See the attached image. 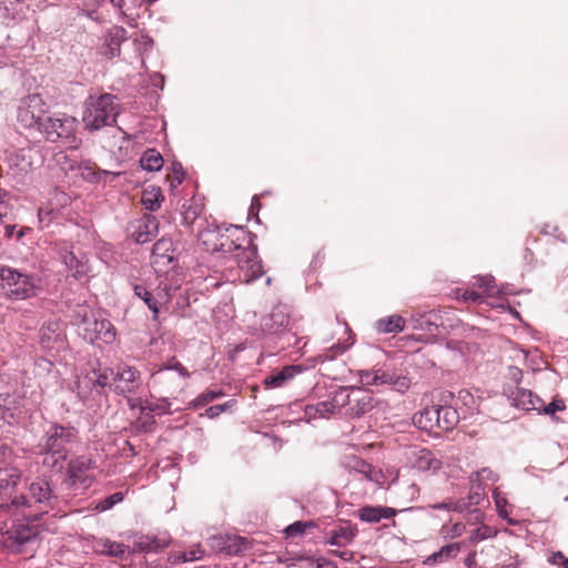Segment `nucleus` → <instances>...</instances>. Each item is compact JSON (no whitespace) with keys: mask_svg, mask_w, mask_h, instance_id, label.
I'll return each instance as SVG.
<instances>
[{"mask_svg":"<svg viewBox=\"0 0 568 568\" xmlns=\"http://www.w3.org/2000/svg\"><path fill=\"white\" fill-rule=\"evenodd\" d=\"M21 507H30V501L26 495H19L11 498L0 491V514L8 513L11 508L19 509Z\"/></svg>","mask_w":568,"mask_h":568,"instance_id":"ea45409f","label":"nucleus"},{"mask_svg":"<svg viewBox=\"0 0 568 568\" xmlns=\"http://www.w3.org/2000/svg\"><path fill=\"white\" fill-rule=\"evenodd\" d=\"M178 242L163 236L152 247V265L156 272H168L179 265Z\"/></svg>","mask_w":568,"mask_h":568,"instance_id":"39448f33","label":"nucleus"},{"mask_svg":"<svg viewBox=\"0 0 568 568\" xmlns=\"http://www.w3.org/2000/svg\"><path fill=\"white\" fill-rule=\"evenodd\" d=\"M203 554L204 551L201 550V549H191L189 551H184L180 559L184 562H189V561H195V560H199L203 557Z\"/></svg>","mask_w":568,"mask_h":568,"instance_id":"680f3d73","label":"nucleus"},{"mask_svg":"<svg viewBox=\"0 0 568 568\" xmlns=\"http://www.w3.org/2000/svg\"><path fill=\"white\" fill-rule=\"evenodd\" d=\"M478 287L484 288L488 296H495L497 294L495 278L494 277H480L478 280Z\"/></svg>","mask_w":568,"mask_h":568,"instance_id":"4d7b16f0","label":"nucleus"},{"mask_svg":"<svg viewBox=\"0 0 568 568\" xmlns=\"http://www.w3.org/2000/svg\"><path fill=\"white\" fill-rule=\"evenodd\" d=\"M226 231H234L242 234L243 246L240 250H235L234 258L240 268H246V266L253 261L258 258L257 246L254 244L255 234L246 231L243 226L230 224Z\"/></svg>","mask_w":568,"mask_h":568,"instance_id":"6e6552de","label":"nucleus"},{"mask_svg":"<svg viewBox=\"0 0 568 568\" xmlns=\"http://www.w3.org/2000/svg\"><path fill=\"white\" fill-rule=\"evenodd\" d=\"M225 395V393L222 389H207L203 393H201L193 402L192 406L195 409H200L211 402L221 398Z\"/></svg>","mask_w":568,"mask_h":568,"instance_id":"c03bdc74","label":"nucleus"},{"mask_svg":"<svg viewBox=\"0 0 568 568\" xmlns=\"http://www.w3.org/2000/svg\"><path fill=\"white\" fill-rule=\"evenodd\" d=\"M133 292L134 295L141 298L152 312V318L158 320L160 310L159 302L155 296L142 284H134Z\"/></svg>","mask_w":568,"mask_h":568,"instance_id":"4c0bfd02","label":"nucleus"},{"mask_svg":"<svg viewBox=\"0 0 568 568\" xmlns=\"http://www.w3.org/2000/svg\"><path fill=\"white\" fill-rule=\"evenodd\" d=\"M104 552L111 557L122 558L125 555L128 546L116 541L106 540L104 544Z\"/></svg>","mask_w":568,"mask_h":568,"instance_id":"603ef678","label":"nucleus"},{"mask_svg":"<svg viewBox=\"0 0 568 568\" xmlns=\"http://www.w3.org/2000/svg\"><path fill=\"white\" fill-rule=\"evenodd\" d=\"M227 227L229 225L224 227L222 239L217 244V253H233L235 250H240L243 246L242 234L234 231H226Z\"/></svg>","mask_w":568,"mask_h":568,"instance_id":"7c9ffc66","label":"nucleus"},{"mask_svg":"<svg viewBox=\"0 0 568 568\" xmlns=\"http://www.w3.org/2000/svg\"><path fill=\"white\" fill-rule=\"evenodd\" d=\"M334 415L333 405L328 400L318 402L316 404H308L304 407V416L307 420L315 418H327Z\"/></svg>","mask_w":568,"mask_h":568,"instance_id":"72a5a7b5","label":"nucleus"},{"mask_svg":"<svg viewBox=\"0 0 568 568\" xmlns=\"http://www.w3.org/2000/svg\"><path fill=\"white\" fill-rule=\"evenodd\" d=\"M236 405H237L236 399H230L223 404L210 406L205 410V416H207L209 418H215V417L220 416L222 413L232 412L236 407Z\"/></svg>","mask_w":568,"mask_h":568,"instance_id":"de8ad7c7","label":"nucleus"},{"mask_svg":"<svg viewBox=\"0 0 568 568\" xmlns=\"http://www.w3.org/2000/svg\"><path fill=\"white\" fill-rule=\"evenodd\" d=\"M113 110L110 109V111ZM118 115V112L110 113L109 109H84L82 121L85 129L95 131L104 126H113L116 123Z\"/></svg>","mask_w":568,"mask_h":568,"instance_id":"ddd939ff","label":"nucleus"},{"mask_svg":"<svg viewBox=\"0 0 568 568\" xmlns=\"http://www.w3.org/2000/svg\"><path fill=\"white\" fill-rule=\"evenodd\" d=\"M41 122L43 125H38L37 131L41 133L45 140L55 142L60 138L68 136V131L55 130V119H53L45 110L41 114Z\"/></svg>","mask_w":568,"mask_h":568,"instance_id":"a878e982","label":"nucleus"},{"mask_svg":"<svg viewBox=\"0 0 568 568\" xmlns=\"http://www.w3.org/2000/svg\"><path fill=\"white\" fill-rule=\"evenodd\" d=\"M204 210L203 204L196 201H191L187 206L184 205L183 221L185 224H193L194 221L202 214Z\"/></svg>","mask_w":568,"mask_h":568,"instance_id":"a18cd8bd","label":"nucleus"},{"mask_svg":"<svg viewBox=\"0 0 568 568\" xmlns=\"http://www.w3.org/2000/svg\"><path fill=\"white\" fill-rule=\"evenodd\" d=\"M377 405L376 398L372 392L364 387H355L352 394L349 407L345 410V416L352 419L361 418L369 413Z\"/></svg>","mask_w":568,"mask_h":568,"instance_id":"9b49d317","label":"nucleus"},{"mask_svg":"<svg viewBox=\"0 0 568 568\" xmlns=\"http://www.w3.org/2000/svg\"><path fill=\"white\" fill-rule=\"evenodd\" d=\"M206 226L201 229L197 235L203 250L211 253H217V244L223 235L225 225H219L215 222L210 223L205 220Z\"/></svg>","mask_w":568,"mask_h":568,"instance_id":"f3484780","label":"nucleus"},{"mask_svg":"<svg viewBox=\"0 0 568 568\" xmlns=\"http://www.w3.org/2000/svg\"><path fill=\"white\" fill-rule=\"evenodd\" d=\"M114 377V369L105 367L104 369L92 367L91 374H87L84 377V382H88L87 388L89 390L95 389L99 395L105 394V389L109 388L113 390L114 382H110V377Z\"/></svg>","mask_w":568,"mask_h":568,"instance_id":"dca6fc26","label":"nucleus"},{"mask_svg":"<svg viewBox=\"0 0 568 568\" xmlns=\"http://www.w3.org/2000/svg\"><path fill=\"white\" fill-rule=\"evenodd\" d=\"M172 172H173V175H174V181L178 183V184H181L185 176H186V173L182 166V164L180 162H173L172 163Z\"/></svg>","mask_w":568,"mask_h":568,"instance_id":"e2e57ef3","label":"nucleus"},{"mask_svg":"<svg viewBox=\"0 0 568 568\" xmlns=\"http://www.w3.org/2000/svg\"><path fill=\"white\" fill-rule=\"evenodd\" d=\"M28 499L31 503L33 500L36 504L42 505L47 508L53 509L58 504V496L53 491L51 487L50 480L42 476L37 477L29 486H28Z\"/></svg>","mask_w":568,"mask_h":568,"instance_id":"1a4fd4ad","label":"nucleus"},{"mask_svg":"<svg viewBox=\"0 0 568 568\" xmlns=\"http://www.w3.org/2000/svg\"><path fill=\"white\" fill-rule=\"evenodd\" d=\"M295 323L283 306H276L271 314L263 318L262 329L264 333V343L271 347V342Z\"/></svg>","mask_w":568,"mask_h":568,"instance_id":"0eeeda50","label":"nucleus"},{"mask_svg":"<svg viewBox=\"0 0 568 568\" xmlns=\"http://www.w3.org/2000/svg\"><path fill=\"white\" fill-rule=\"evenodd\" d=\"M440 465V460L435 458L429 449H420L414 462V467L422 471L437 470Z\"/></svg>","mask_w":568,"mask_h":568,"instance_id":"473e14b6","label":"nucleus"},{"mask_svg":"<svg viewBox=\"0 0 568 568\" xmlns=\"http://www.w3.org/2000/svg\"><path fill=\"white\" fill-rule=\"evenodd\" d=\"M507 394L509 400H511L513 406L520 408L523 410H540L542 405V399L535 395L531 390L521 388L519 386H515L508 390H504Z\"/></svg>","mask_w":568,"mask_h":568,"instance_id":"4468645a","label":"nucleus"},{"mask_svg":"<svg viewBox=\"0 0 568 568\" xmlns=\"http://www.w3.org/2000/svg\"><path fill=\"white\" fill-rule=\"evenodd\" d=\"M457 400L462 403L463 406L473 409L475 408L476 399L473 394L467 389H460L458 392Z\"/></svg>","mask_w":568,"mask_h":568,"instance_id":"6e6d98bb","label":"nucleus"},{"mask_svg":"<svg viewBox=\"0 0 568 568\" xmlns=\"http://www.w3.org/2000/svg\"><path fill=\"white\" fill-rule=\"evenodd\" d=\"M462 298L464 302H471V303H480L483 301L481 294L475 290H466L463 293Z\"/></svg>","mask_w":568,"mask_h":568,"instance_id":"0e129e2a","label":"nucleus"},{"mask_svg":"<svg viewBox=\"0 0 568 568\" xmlns=\"http://www.w3.org/2000/svg\"><path fill=\"white\" fill-rule=\"evenodd\" d=\"M246 270L251 272L253 278H258L264 274L262 261L260 258L253 261L246 266Z\"/></svg>","mask_w":568,"mask_h":568,"instance_id":"052dcab7","label":"nucleus"},{"mask_svg":"<svg viewBox=\"0 0 568 568\" xmlns=\"http://www.w3.org/2000/svg\"><path fill=\"white\" fill-rule=\"evenodd\" d=\"M1 290L11 301H23L37 296L41 290L40 277L11 266L0 268Z\"/></svg>","mask_w":568,"mask_h":568,"instance_id":"f03ea898","label":"nucleus"},{"mask_svg":"<svg viewBox=\"0 0 568 568\" xmlns=\"http://www.w3.org/2000/svg\"><path fill=\"white\" fill-rule=\"evenodd\" d=\"M77 434V429L72 426L53 424L44 438L43 452L47 456L43 465L55 467L59 462L65 460L68 450L64 446L73 442Z\"/></svg>","mask_w":568,"mask_h":568,"instance_id":"7ed1b4c3","label":"nucleus"},{"mask_svg":"<svg viewBox=\"0 0 568 568\" xmlns=\"http://www.w3.org/2000/svg\"><path fill=\"white\" fill-rule=\"evenodd\" d=\"M410 387V379L406 376H398L395 382L394 389L399 393H405Z\"/></svg>","mask_w":568,"mask_h":568,"instance_id":"69168bd1","label":"nucleus"},{"mask_svg":"<svg viewBox=\"0 0 568 568\" xmlns=\"http://www.w3.org/2000/svg\"><path fill=\"white\" fill-rule=\"evenodd\" d=\"M508 378L515 384V386H519L523 379V371L516 366H510L508 369Z\"/></svg>","mask_w":568,"mask_h":568,"instance_id":"338daca9","label":"nucleus"},{"mask_svg":"<svg viewBox=\"0 0 568 568\" xmlns=\"http://www.w3.org/2000/svg\"><path fill=\"white\" fill-rule=\"evenodd\" d=\"M36 110L37 112L31 109H18V120L23 128L37 131L38 125H43L41 122L43 109Z\"/></svg>","mask_w":568,"mask_h":568,"instance_id":"58836bf2","label":"nucleus"},{"mask_svg":"<svg viewBox=\"0 0 568 568\" xmlns=\"http://www.w3.org/2000/svg\"><path fill=\"white\" fill-rule=\"evenodd\" d=\"M356 386H339L332 395V398L328 399V403L333 405L334 415L339 413L343 408H348L353 389Z\"/></svg>","mask_w":568,"mask_h":568,"instance_id":"c85d7f7f","label":"nucleus"},{"mask_svg":"<svg viewBox=\"0 0 568 568\" xmlns=\"http://www.w3.org/2000/svg\"><path fill=\"white\" fill-rule=\"evenodd\" d=\"M495 535L496 531L487 525H483L475 530V539L477 540H485L494 537Z\"/></svg>","mask_w":568,"mask_h":568,"instance_id":"bf43d9fd","label":"nucleus"},{"mask_svg":"<svg viewBox=\"0 0 568 568\" xmlns=\"http://www.w3.org/2000/svg\"><path fill=\"white\" fill-rule=\"evenodd\" d=\"M92 460L85 456H79L71 459L68 464L67 474L75 483L82 474L91 468Z\"/></svg>","mask_w":568,"mask_h":568,"instance_id":"e433bc0d","label":"nucleus"},{"mask_svg":"<svg viewBox=\"0 0 568 568\" xmlns=\"http://www.w3.org/2000/svg\"><path fill=\"white\" fill-rule=\"evenodd\" d=\"M39 343L48 352L65 351L68 347L65 324L58 318L44 322L39 331Z\"/></svg>","mask_w":568,"mask_h":568,"instance_id":"20e7f679","label":"nucleus"},{"mask_svg":"<svg viewBox=\"0 0 568 568\" xmlns=\"http://www.w3.org/2000/svg\"><path fill=\"white\" fill-rule=\"evenodd\" d=\"M168 540L155 536H141L133 542V552H158L168 546Z\"/></svg>","mask_w":568,"mask_h":568,"instance_id":"393cba45","label":"nucleus"},{"mask_svg":"<svg viewBox=\"0 0 568 568\" xmlns=\"http://www.w3.org/2000/svg\"><path fill=\"white\" fill-rule=\"evenodd\" d=\"M315 527L313 521H294L284 529V534L287 538H292L305 532L306 528Z\"/></svg>","mask_w":568,"mask_h":568,"instance_id":"8fccbe9b","label":"nucleus"},{"mask_svg":"<svg viewBox=\"0 0 568 568\" xmlns=\"http://www.w3.org/2000/svg\"><path fill=\"white\" fill-rule=\"evenodd\" d=\"M165 371H175L183 378H187L190 376L189 371L178 359H175V357H172L163 363L156 374L161 375Z\"/></svg>","mask_w":568,"mask_h":568,"instance_id":"09e8293b","label":"nucleus"},{"mask_svg":"<svg viewBox=\"0 0 568 568\" xmlns=\"http://www.w3.org/2000/svg\"><path fill=\"white\" fill-rule=\"evenodd\" d=\"M405 323L402 316L393 315L376 321L375 328L378 333H398L404 329Z\"/></svg>","mask_w":568,"mask_h":568,"instance_id":"c9c22d12","label":"nucleus"},{"mask_svg":"<svg viewBox=\"0 0 568 568\" xmlns=\"http://www.w3.org/2000/svg\"><path fill=\"white\" fill-rule=\"evenodd\" d=\"M416 422L422 429L432 430L435 427H438L439 422L437 406L426 407L423 412H420V415Z\"/></svg>","mask_w":568,"mask_h":568,"instance_id":"79ce46f5","label":"nucleus"},{"mask_svg":"<svg viewBox=\"0 0 568 568\" xmlns=\"http://www.w3.org/2000/svg\"><path fill=\"white\" fill-rule=\"evenodd\" d=\"M170 403L166 399H162L160 403L146 402L141 406V417L138 419L139 429L148 433L151 432L155 425L153 413L169 412Z\"/></svg>","mask_w":568,"mask_h":568,"instance_id":"a211bd4d","label":"nucleus"},{"mask_svg":"<svg viewBox=\"0 0 568 568\" xmlns=\"http://www.w3.org/2000/svg\"><path fill=\"white\" fill-rule=\"evenodd\" d=\"M79 171L84 180L92 183L100 182L102 178L108 175L119 176L121 174L120 172L115 173L106 170L97 169L95 164L91 163L90 161L80 163Z\"/></svg>","mask_w":568,"mask_h":568,"instance_id":"c756f323","label":"nucleus"},{"mask_svg":"<svg viewBox=\"0 0 568 568\" xmlns=\"http://www.w3.org/2000/svg\"><path fill=\"white\" fill-rule=\"evenodd\" d=\"M397 514L395 508L386 506H364L358 509V518L365 523H379L382 519H388Z\"/></svg>","mask_w":568,"mask_h":568,"instance_id":"412c9836","label":"nucleus"},{"mask_svg":"<svg viewBox=\"0 0 568 568\" xmlns=\"http://www.w3.org/2000/svg\"><path fill=\"white\" fill-rule=\"evenodd\" d=\"M541 409L539 413H544L546 415H554L556 412H561L566 408L565 402L562 399H552L548 405H545L542 402Z\"/></svg>","mask_w":568,"mask_h":568,"instance_id":"5fc2aeb1","label":"nucleus"},{"mask_svg":"<svg viewBox=\"0 0 568 568\" xmlns=\"http://www.w3.org/2000/svg\"><path fill=\"white\" fill-rule=\"evenodd\" d=\"M126 39V30L123 27H113L106 38V48L103 54L112 59L120 54L121 42Z\"/></svg>","mask_w":568,"mask_h":568,"instance_id":"bb28decb","label":"nucleus"},{"mask_svg":"<svg viewBox=\"0 0 568 568\" xmlns=\"http://www.w3.org/2000/svg\"><path fill=\"white\" fill-rule=\"evenodd\" d=\"M21 478V471L17 468L10 469L4 478H0V491L2 494L8 495L9 497L13 498L12 496L16 490L17 486Z\"/></svg>","mask_w":568,"mask_h":568,"instance_id":"a19ab883","label":"nucleus"},{"mask_svg":"<svg viewBox=\"0 0 568 568\" xmlns=\"http://www.w3.org/2000/svg\"><path fill=\"white\" fill-rule=\"evenodd\" d=\"M462 549L460 542H452L443 546L438 551L429 555L424 561V565L434 566L458 556Z\"/></svg>","mask_w":568,"mask_h":568,"instance_id":"b1692460","label":"nucleus"},{"mask_svg":"<svg viewBox=\"0 0 568 568\" xmlns=\"http://www.w3.org/2000/svg\"><path fill=\"white\" fill-rule=\"evenodd\" d=\"M346 351V346L337 343L333 345L329 349H326L322 354L316 356V359L321 363L333 361L337 355L343 354Z\"/></svg>","mask_w":568,"mask_h":568,"instance_id":"864d4df0","label":"nucleus"},{"mask_svg":"<svg viewBox=\"0 0 568 568\" xmlns=\"http://www.w3.org/2000/svg\"><path fill=\"white\" fill-rule=\"evenodd\" d=\"M305 337L300 336V327L295 322L292 326L284 329L278 336L271 342V347L276 352L285 351L288 348L303 349L306 346Z\"/></svg>","mask_w":568,"mask_h":568,"instance_id":"2eb2a0df","label":"nucleus"},{"mask_svg":"<svg viewBox=\"0 0 568 568\" xmlns=\"http://www.w3.org/2000/svg\"><path fill=\"white\" fill-rule=\"evenodd\" d=\"M359 382L363 385H377V374L376 371H361L359 372Z\"/></svg>","mask_w":568,"mask_h":568,"instance_id":"13d9d810","label":"nucleus"},{"mask_svg":"<svg viewBox=\"0 0 568 568\" xmlns=\"http://www.w3.org/2000/svg\"><path fill=\"white\" fill-rule=\"evenodd\" d=\"M124 498V495L123 493L121 491H116L108 497H105L104 499L100 500L97 506H95V509L98 511H105V510H109L111 509L113 506H115L116 504L121 503Z\"/></svg>","mask_w":568,"mask_h":568,"instance_id":"3c124183","label":"nucleus"},{"mask_svg":"<svg viewBox=\"0 0 568 568\" xmlns=\"http://www.w3.org/2000/svg\"><path fill=\"white\" fill-rule=\"evenodd\" d=\"M140 372L132 366L119 365L114 371L113 392L118 395L133 394L139 388Z\"/></svg>","mask_w":568,"mask_h":568,"instance_id":"9d476101","label":"nucleus"},{"mask_svg":"<svg viewBox=\"0 0 568 568\" xmlns=\"http://www.w3.org/2000/svg\"><path fill=\"white\" fill-rule=\"evenodd\" d=\"M59 253L60 258L67 266L68 271L71 273L72 277L79 280L87 275V273L89 272L87 261H83V258L78 257L73 253V251L69 250L68 247L61 248Z\"/></svg>","mask_w":568,"mask_h":568,"instance_id":"aec40b11","label":"nucleus"},{"mask_svg":"<svg viewBox=\"0 0 568 568\" xmlns=\"http://www.w3.org/2000/svg\"><path fill=\"white\" fill-rule=\"evenodd\" d=\"M163 200L164 196L160 189H152L151 191L145 190L143 192L142 203L149 211H156Z\"/></svg>","mask_w":568,"mask_h":568,"instance_id":"37998d69","label":"nucleus"},{"mask_svg":"<svg viewBox=\"0 0 568 568\" xmlns=\"http://www.w3.org/2000/svg\"><path fill=\"white\" fill-rule=\"evenodd\" d=\"M159 232V221L152 215H144L132 233L138 244L150 242Z\"/></svg>","mask_w":568,"mask_h":568,"instance_id":"6ab92c4d","label":"nucleus"},{"mask_svg":"<svg viewBox=\"0 0 568 568\" xmlns=\"http://www.w3.org/2000/svg\"><path fill=\"white\" fill-rule=\"evenodd\" d=\"M438 409V428L440 430L453 429L459 422V413L457 408L452 406H437Z\"/></svg>","mask_w":568,"mask_h":568,"instance_id":"2f4dec72","label":"nucleus"},{"mask_svg":"<svg viewBox=\"0 0 568 568\" xmlns=\"http://www.w3.org/2000/svg\"><path fill=\"white\" fill-rule=\"evenodd\" d=\"M209 546L215 552L236 556L248 549V541L237 535H217L209 539Z\"/></svg>","mask_w":568,"mask_h":568,"instance_id":"f8f14e48","label":"nucleus"},{"mask_svg":"<svg viewBox=\"0 0 568 568\" xmlns=\"http://www.w3.org/2000/svg\"><path fill=\"white\" fill-rule=\"evenodd\" d=\"M306 559L311 560V561H315L316 562L315 568H337L336 562L328 560V559H324V558L314 559L313 557H307Z\"/></svg>","mask_w":568,"mask_h":568,"instance_id":"774afa93","label":"nucleus"},{"mask_svg":"<svg viewBox=\"0 0 568 568\" xmlns=\"http://www.w3.org/2000/svg\"><path fill=\"white\" fill-rule=\"evenodd\" d=\"M45 513L23 515L22 519L2 523L1 546L12 555L33 557L41 544V531L36 523L41 520Z\"/></svg>","mask_w":568,"mask_h":568,"instance_id":"f257e3e1","label":"nucleus"},{"mask_svg":"<svg viewBox=\"0 0 568 568\" xmlns=\"http://www.w3.org/2000/svg\"><path fill=\"white\" fill-rule=\"evenodd\" d=\"M438 317L435 311H430L424 314L412 315L408 322L413 329H420L433 334L438 329Z\"/></svg>","mask_w":568,"mask_h":568,"instance_id":"5701e85b","label":"nucleus"},{"mask_svg":"<svg viewBox=\"0 0 568 568\" xmlns=\"http://www.w3.org/2000/svg\"><path fill=\"white\" fill-rule=\"evenodd\" d=\"M352 467L359 474H363L369 480H377L378 471L366 460L356 458Z\"/></svg>","mask_w":568,"mask_h":568,"instance_id":"49530a36","label":"nucleus"},{"mask_svg":"<svg viewBox=\"0 0 568 568\" xmlns=\"http://www.w3.org/2000/svg\"><path fill=\"white\" fill-rule=\"evenodd\" d=\"M163 163L164 161L161 153L155 149L145 150L140 159V165L142 170L148 172L160 171L163 166Z\"/></svg>","mask_w":568,"mask_h":568,"instance_id":"f704fd0d","label":"nucleus"},{"mask_svg":"<svg viewBox=\"0 0 568 568\" xmlns=\"http://www.w3.org/2000/svg\"><path fill=\"white\" fill-rule=\"evenodd\" d=\"M303 372L301 365H287L282 369L272 373L264 379V385L268 388L281 387L288 381L293 379L296 374Z\"/></svg>","mask_w":568,"mask_h":568,"instance_id":"4be33fe9","label":"nucleus"},{"mask_svg":"<svg viewBox=\"0 0 568 568\" xmlns=\"http://www.w3.org/2000/svg\"><path fill=\"white\" fill-rule=\"evenodd\" d=\"M80 335L90 344H94L98 341L111 344L115 339V327L109 320L84 318Z\"/></svg>","mask_w":568,"mask_h":568,"instance_id":"423d86ee","label":"nucleus"},{"mask_svg":"<svg viewBox=\"0 0 568 568\" xmlns=\"http://www.w3.org/2000/svg\"><path fill=\"white\" fill-rule=\"evenodd\" d=\"M357 531V528L351 525L339 526L329 532L331 537L326 542L332 546H345L354 540Z\"/></svg>","mask_w":568,"mask_h":568,"instance_id":"cd10ccee","label":"nucleus"}]
</instances>
